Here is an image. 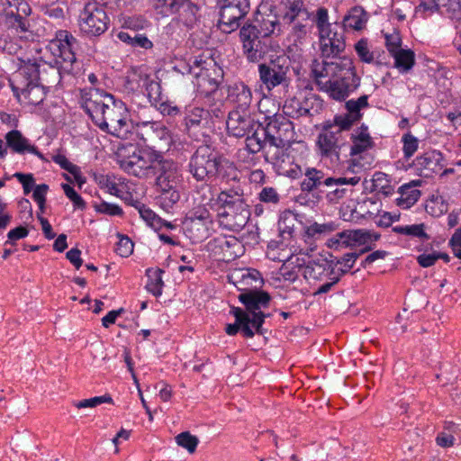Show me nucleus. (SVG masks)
I'll list each match as a JSON object with an SVG mask.
<instances>
[{
	"instance_id": "29",
	"label": "nucleus",
	"mask_w": 461,
	"mask_h": 461,
	"mask_svg": "<svg viewBox=\"0 0 461 461\" xmlns=\"http://www.w3.org/2000/svg\"><path fill=\"white\" fill-rule=\"evenodd\" d=\"M216 247L222 254V260L230 261L242 254V245L234 236H222L214 240Z\"/></svg>"
},
{
	"instance_id": "63",
	"label": "nucleus",
	"mask_w": 461,
	"mask_h": 461,
	"mask_svg": "<svg viewBox=\"0 0 461 461\" xmlns=\"http://www.w3.org/2000/svg\"><path fill=\"white\" fill-rule=\"evenodd\" d=\"M49 186L46 184L38 185L35 186L32 194L34 201L38 203L40 213H43L45 210L46 194Z\"/></svg>"
},
{
	"instance_id": "20",
	"label": "nucleus",
	"mask_w": 461,
	"mask_h": 461,
	"mask_svg": "<svg viewBox=\"0 0 461 461\" xmlns=\"http://www.w3.org/2000/svg\"><path fill=\"white\" fill-rule=\"evenodd\" d=\"M226 124L230 135L241 138L252 130L254 120L250 117L248 111L233 110L229 113Z\"/></svg>"
},
{
	"instance_id": "58",
	"label": "nucleus",
	"mask_w": 461,
	"mask_h": 461,
	"mask_svg": "<svg viewBox=\"0 0 461 461\" xmlns=\"http://www.w3.org/2000/svg\"><path fill=\"white\" fill-rule=\"evenodd\" d=\"M279 25L278 20L276 16L267 15L263 17L259 23L258 34L268 39L274 33L276 26Z\"/></svg>"
},
{
	"instance_id": "15",
	"label": "nucleus",
	"mask_w": 461,
	"mask_h": 461,
	"mask_svg": "<svg viewBox=\"0 0 461 461\" xmlns=\"http://www.w3.org/2000/svg\"><path fill=\"white\" fill-rule=\"evenodd\" d=\"M250 215V209L247 203L226 210H218L217 212L220 225L231 231L241 230L247 225Z\"/></svg>"
},
{
	"instance_id": "38",
	"label": "nucleus",
	"mask_w": 461,
	"mask_h": 461,
	"mask_svg": "<svg viewBox=\"0 0 461 461\" xmlns=\"http://www.w3.org/2000/svg\"><path fill=\"white\" fill-rule=\"evenodd\" d=\"M366 22V12L360 6H355L351 8L348 14L344 17L343 26L344 28L360 31L365 27Z\"/></svg>"
},
{
	"instance_id": "36",
	"label": "nucleus",
	"mask_w": 461,
	"mask_h": 461,
	"mask_svg": "<svg viewBox=\"0 0 461 461\" xmlns=\"http://www.w3.org/2000/svg\"><path fill=\"white\" fill-rule=\"evenodd\" d=\"M304 178L301 182V190L311 193L318 189L321 185H325V174L314 167H307L303 173Z\"/></svg>"
},
{
	"instance_id": "35",
	"label": "nucleus",
	"mask_w": 461,
	"mask_h": 461,
	"mask_svg": "<svg viewBox=\"0 0 461 461\" xmlns=\"http://www.w3.org/2000/svg\"><path fill=\"white\" fill-rule=\"evenodd\" d=\"M330 261L321 259L312 260L303 267V276L305 279L323 281L330 276Z\"/></svg>"
},
{
	"instance_id": "11",
	"label": "nucleus",
	"mask_w": 461,
	"mask_h": 461,
	"mask_svg": "<svg viewBox=\"0 0 461 461\" xmlns=\"http://www.w3.org/2000/svg\"><path fill=\"white\" fill-rule=\"evenodd\" d=\"M14 9L10 4V10H5V26L14 35L20 39L28 40L32 37V23L29 16L32 14L31 6L25 1L14 0Z\"/></svg>"
},
{
	"instance_id": "27",
	"label": "nucleus",
	"mask_w": 461,
	"mask_h": 461,
	"mask_svg": "<svg viewBox=\"0 0 461 461\" xmlns=\"http://www.w3.org/2000/svg\"><path fill=\"white\" fill-rule=\"evenodd\" d=\"M41 68V62L39 63L36 60L32 61L31 59L23 61L14 75L12 84L23 86L27 83H38Z\"/></svg>"
},
{
	"instance_id": "25",
	"label": "nucleus",
	"mask_w": 461,
	"mask_h": 461,
	"mask_svg": "<svg viewBox=\"0 0 461 461\" xmlns=\"http://www.w3.org/2000/svg\"><path fill=\"white\" fill-rule=\"evenodd\" d=\"M337 242L351 247L356 244L365 245L369 241L377 240L380 238L379 234L372 233L365 230H346L337 234Z\"/></svg>"
},
{
	"instance_id": "14",
	"label": "nucleus",
	"mask_w": 461,
	"mask_h": 461,
	"mask_svg": "<svg viewBox=\"0 0 461 461\" xmlns=\"http://www.w3.org/2000/svg\"><path fill=\"white\" fill-rule=\"evenodd\" d=\"M136 132L147 146L153 149L168 148L172 141L169 130L160 122H138Z\"/></svg>"
},
{
	"instance_id": "56",
	"label": "nucleus",
	"mask_w": 461,
	"mask_h": 461,
	"mask_svg": "<svg viewBox=\"0 0 461 461\" xmlns=\"http://www.w3.org/2000/svg\"><path fill=\"white\" fill-rule=\"evenodd\" d=\"M355 50L360 61L365 63H372L375 59L374 52L370 50L367 39H360L355 44Z\"/></svg>"
},
{
	"instance_id": "50",
	"label": "nucleus",
	"mask_w": 461,
	"mask_h": 461,
	"mask_svg": "<svg viewBox=\"0 0 461 461\" xmlns=\"http://www.w3.org/2000/svg\"><path fill=\"white\" fill-rule=\"evenodd\" d=\"M303 103L302 100L293 97L289 98L285 102L283 106V113L285 116L298 119L305 116L303 114Z\"/></svg>"
},
{
	"instance_id": "5",
	"label": "nucleus",
	"mask_w": 461,
	"mask_h": 461,
	"mask_svg": "<svg viewBox=\"0 0 461 461\" xmlns=\"http://www.w3.org/2000/svg\"><path fill=\"white\" fill-rule=\"evenodd\" d=\"M266 126L263 127V135L268 146V157H278L281 152L286 151L285 147L294 140V131L293 122L282 114H274L266 117Z\"/></svg>"
},
{
	"instance_id": "64",
	"label": "nucleus",
	"mask_w": 461,
	"mask_h": 461,
	"mask_svg": "<svg viewBox=\"0 0 461 461\" xmlns=\"http://www.w3.org/2000/svg\"><path fill=\"white\" fill-rule=\"evenodd\" d=\"M441 8H445V12L452 19H461V0H449Z\"/></svg>"
},
{
	"instance_id": "45",
	"label": "nucleus",
	"mask_w": 461,
	"mask_h": 461,
	"mask_svg": "<svg viewBox=\"0 0 461 461\" xmlns=\"http://www.w3.org/2000/svg\"><path fill=\"white\" fill-rule=\"evenodd\" d=\"M392 56L394 58V66L402 72H407L415 63L414 53L411 50L400 49Z\"/></svg>"
},
{
	"instance_id": "41",
	"label": "nucleus",
	"mask_w": 461,
	"mask_h": 461,
	"mask_svg": "<svg viewBox=\"0 0 461 461\" xmlns=\"http://www.w3.org/2000/svg\"><path fill=\"white\" fill-rule=\"evenodd\" d=\"M356 122H357L347 113H343L335 115L332 121H327L323 125L331 131L340 133V135H346L348 137V132Z\"/></svg>"
},
{
	"instance_id": "8",
	"label": "nucleus",
	"mask_w": 461,
	"mask_h": 461,
	"mask_svg": "<svg viewBox=\"0 0 461 461\" xmlns=\"http://www.w3.org/2000/svg\"><path fill=\"white\" fill-rule=\"evenodd\" d=\"M108 22L104 6L97 1H92L85 5L78 25L82 33L93 37L103 34L107 30Z\"/></svg>"
},
{
	"instance_id": "60",
	"label": "nucleus",
	"mask_w": 461,
	"mask_h": 461,
	"mask_svg": "<svg viewBox=\"0 0 461 461\" xmlns=\"http://www.w3.org/2000/svg\"><path fill=\"white\" fill-rule=\"evenodd\" d=\"M143 84L145 86L146 94L150 101L157 102L161 94V86L155 80L149 78L148 76H145L143 78Z\"/></svg>"
},
{
	"instance_id": "43",
	"label": "nucleus",
	"mask_w": 461,
	"mask_h": 461,
	"mask_svg": "<svg viewBox=\"0 0 461 461\" xmlns=\"http://www.w3.org/2000/svg\"><path fill=\"white\" fill-rule=\"evenodd\" d=\"M163 273L164 271L161 268H148L146 270V276L148 277L146 288L156 297L162 294V288L164 285V282L162 280Z\"/></svg>"
},
{
	"instance_id": "13",
	"label": "nucleus",
	"mask_w": 461,
	"mask_h": 461,
	"mask_svg": "<svg viewBox=\"0 0 461 461\" xmlns=\"http://www.w3.org/2000/svg\"><path fill=\"white\" fill-rule=\"evenodd\" d=\"M346 144V135H340L322 125L316 140L317 152L321 159H329L332 164L339 163L340 152Z\"/></svg>"
},
{
	"instance_id": "10",
	"label": "nucleus",
	"mask_w": 461,
	"mask_h": 461,
	"mask_svg": "<svg viewBox=\"0 0 461 461\" xmlns=\"http://www.w3.org/2000/svg\"><path fill=\"white\" fill-rule=\"evenodd\" d=\"M161 152L155 150L133 152L132 155L120 160V167L128 174L141 179L154 178L156 163Z\"/></svg>"
},
{
	"instance_id": "3",
	"label": "nucleus",
	"mask_w": 461,
	"mask_h": 461,
	"mask_svg": "<svg viewBox=\"0 0 461 461\" xmlns=\"http://www.w3.org/2000/svg\"><path fill=\"white\" fill-rule=\"evenodd\" d=\"M229 161L212 145H200L190 157L188 172L196 181H208L216 177Z\"/></svg>"
},
{
	"instance_id": "4",
	"label": "nucleus",
	"mask_w": 461,
	"mask_h": 461,
	"mask_svg": "<svg viewBox=\"0 0 461 461\" xmlns=\"http://www.w3.org/2000/svg\"><path fill=\"white\" fill-rule=\"evenodd\" d=\"M154 177L156 187L160 192V201L165 207H171L180 198L176 190L180 181L181 174L176 162L166 159L162 154L155 164Z\"/></svg>"
},
{
	"instance_id": "22",
	"label": "nucleus",
	"mask_w": 461,
	"mask_h": 461,
	"mask_svg": "<svg viewBox=\"0 0 461 461\" xmlns=\"http://www.w3.org/2000/svg\"><path fill=\"white\" fill-rule=\"evenodd\" d=\"M227 99L235 104V110L248 111L252 102L251 89L243 82H237L228 86Z\"/></svg>"
},
{
	"instance_id": "34",
	"label": "nucleus",
	"mask_w": 461,
	"mask_h": 461,
	"mask_svg": "<svg viewBox=\"0 0 461 461\" xmlns=\"http://www.w3.org/2000/svg\"><path fill=\"white\" fill-rule=\"evenodd\" d=\"M420 184V180L411 181L407 185H403L399 188L400 196L395 199L396 204L402 208L408 209L411 207L420 198V191L414 188Z\"/></svg>"
},
{
	"instance_id": "9",
	"label": "nucleus",
	"mask_w": 461,
	"mask_h": 461,
	"mask_svg": "<svg viewBox=\"0 0 461 461\" xmlns=\"http://www.w3.org/2000/svg\"><path fill=\"white\" fill-rule=\"evenodd\" d=\"M258 33V27L248 23L240 31L243 54L252 63L262 60L269 50L268 39Z\"/></svg>"
},
{
	"instance_id": "59",
	"label": "nucleus",
	"mask_w": 461,
	"mask_h": 461,
	"mask_svg": "<svg viewBox=\"0 0 461 461\" xmlns=\"http://www.w3.org/2000/svg\"><path fill=\"white\" fill-rule=\"evenodd\" d=\"M403 143L402 151L405 158H410L418 149L419 140L411 133L403 134L402 138Z\"/></svg>"
},
{
	"instance_id": "19",
	"label": "nucleus",
	"mask_w": 461,
	"mask_h": 461,
	"mask_svg": "<svg viewBox=\"0 0 461 461\" xmlns=\"http://www.w3.org/2000/svg\"><path fill=\"white\" fill-rule=\"evenodd\" d=\"M443 155L438 150H429L416 158L414 167L420 176L431 177L438 173L442 167Z\"/></svg>"
},
{
	"instance_id": "57",
	"label": "nucleus",
	"mask_w": 461,
	"mask_h": 461,
	"mask_svg": "<svg viewBox=\"0 0 461 461\" xmlns=\"http://www.w3.org/2000/svg\"><path fill=\"white\" fill-rule=\"evenodd\" d=\"M102 403H113V400L111 397L110 394H104L101 396H95L89 399H85L79 402H76L74 403V406L77 409H83V408H95L97 405H100Z\"/></svg>"
},
{
	"instance_id": "17",
	"label": "nucleus",
	"mask_w": 461,
	"mask_h": 461,
	"mask_svg": "<svg viewBox=\"0 0 461 461\" xmlns=\"http://www.w3.org/2000/svg\"><path fill=\"white\" fill-rule=\"evenodd\" d=\"M249 11V6L222 2L220 12L219 27L225 33H230L240 27V20Z\"/></svg>"
},
{
	"instance_id": "40",
	"label": "nucleus",
	"mask_w": 461,
	"mask_h": 461,
	"mask_svg": "<svg viewBox=\"0 0 461 461\" xmlns=\"http://www.w3.org/2000/svg\"><path fill=\"white\" fill-rule=\"evenodd\" d=\"M197 6L190 0L181 1L179 10L176 12L178 21L186 27H193L197 21Z\"/></svg>"
},
{
	"instance_id": "37",
	"label": "nucleus",
	"mask_w": 461,
	"mask_h": 461,
	"mask_svg": "<svg viewBox=\"0 0 461 461\" xmlns=\"http://www.w3.org/2000/svg\"><path fill=\"white\" fill-rule=\"evenodd\" d=\"M185 230L193 242H199L206 239L209 234V224L196 219L186 218L184 221Z\"/></svg>"
},
{
	"instance_id": "31",
	"label": "nucleus",
	"mask_w": 461,
	"mask_h": 461,
	"mask_svg": "<svg viewBox=\"0 0 461 461\" xmlns=\"http://www.w3.org/2000/svg\"><path fill=\"white\" fill-rule=\"evenodd\" d=\"M350 139L353 142L352 146L350 147L351 156L361 154L372 149L374 146V142L368 132V129L365 125H362L354 132L350 133Z\"/></svg>"
},
{
	"instance_id": "23",
	"label": "nucleus",
	"mask_w": 461,
	"mask_h": 461,
	"mask_svg": "<svg viewBox=\"0 0 461 461\" xmlns=\"http://www.w3.org/2000/svg\"><path fill=\"white\" fill-rule=\"evenodd\" d=\"M12 90L18 99L22 95L23 101L31 105L40 104L46 96L45 87L38 83H27L23 86L12 84Z\"/></svg>"
},
{
	"instance_id": "18",
	"label": "nucleus",
	"mask_w": 461,
	"mask_h": 461,
	"mask_svg": "<svg viewBox=\"0 0 461 461\" xmlns=\"http://www.w3.org/2000/svg\"><path fill=\"white\" fill-rule=\"evenodd\" d=\"M321 52L323 58H335L344 51L346 43L344 36L334 27L319 33Z\"/></svg>"
},
{
	"instance_id": "28",
	"label": "nucleus",
	"mask_w": 461,
	"mask_h": 461,
	"mask_svg": "<svg viewBox=\"0 0 461 461\" xmlns=\"http://www.w3.org/2000/svg\"><path fill=\"white\" fill-rule=\"evenodd\" d=\"M243 189L240 186L222 190L216 198L218 210H226L236 205L246 203Z\"/></svg>"
},
{
	"instance_id": "2",
	"label": "nucleus",
	"mask_w": 461,
	"mask_h": 461,
	"mask_svg": "<svg viewBox=\"0 0 461 461\" xmlns=\"http://www.w3.org/2000/svg\"><path fill=\"white\" fill-rule=\"evenodd\" d=\"M259 276L258 271L247 270L241 274L240 279L235 282V285L242 291L238 298L245 306L244 312L249 313L251 326L258 334H263L262 325L267 315L262 309L268 307L271 298L268 293L258 290L262 285V278Z\"/></svg>"
},
{
	"instance_id": "6",
	"label": "nucleus",
	"mask_w": 461,
	"mask_h": 461,
	"mask_svg": "<svg viewBox=\"0 0 461 461\" xmlns=\"http://www.w3.org/2000/svg\"><path fill=\"white\" fill-rule=\"evenodd\" d=\"M291 59L285 54L271 58L258 65V77L263 86L271 91L276 86H288L291 82Z\"/></svg>"
},
{
	"instance_id": "26",
	"label": "nucleus",
	"mask_w": 461,
	"mask_h": 461,
	"mask_svg": "<svg viewBox=\"0 0 461 461\" xmlns=\"http://www.w3.org/2000/svg\"><path fill=\"white\" fill-rule=\"evenodd\" d=\"M270 164L273 165L276 173L280 176L296 179L303 175L302 167L293 163L292 158L286 151L278 154L276 159L270 161Z\"/></svg>"
},
{
	"instance_id": "30",
	"label": "nucleus",
	"mask_w": 461,
	"mask_h": 461,
	"mask_svg": "<svg viewBox=\"0 0 461 461\" xmlns=\"http://www.w3.org/2000/svg\"><path fill=\"white\" fill-rule=\"evenodd\" d=\"M6 143L14 152L23 154L25 151L35 154L39 158H42V154L33 145H31L28 140L23 136L21 131L13 130L9 131L5 136Z\"/></svg>"
},
{
	"instance_id": "54",
	"label": "nucleus",
	"mask_w": 461,
	"mask_h": 461,
	"mask_svg": "<svg viewBox=\"0 0 461 461\" xmlns=\"http://www.w3.org/2000/svg\"><path fill=\"white\" fill-rule=\"evenodd\" d=\"M308 23L309 20L305 23L295 21L292 23V29L290 32V38L293 40L294 44H302L308 34Z\"/></svg>"
},
{
	"instance_id": "39",
	"label": "nucleus",
	"mask_w": 461,
	"mask_h": 461,
	"mask_svg": "<svg viewBox=\"0 0 461 461\" xmlns=\"http://www.w3.org/2000/svg\"><path fill=\"white\" fill-rule=\"evenodd\" d=\"M268 142L264 136V139L259 137L258 132L255 131L251 136H248L246 139V148L250 154H257L259 151H263L265 161L270 163L276 159V156H273L272 159L268 157L267 153Z\"/></svg>"
},
{
	"instance_id": "1",
	"label": "nucleus",
	"mask_w": 461,
	"mask_h": 461,
	"mask_svg": "<svg viewBox=\"0 0 461 461\" xmlns=\"http://www.w3.org/2000/svg\"><path fill=\"white\" fill-rule=\"evenodd\" d=\"M81 106L102 131L124 139L129 132L126 104L113 95L90 88L81 91Z\"/></svg>"
},
{
	"instance_id": "42",
	"label": "nucleus",
	"mask_w": 461,
	"mask_h": 461,
	"mask_svg": "<svg viewBox=\"0 0 461 461\" xmlns=\"http://www.w3.org/2000/svg\"><path fill=\"white\" fill-rule=\"evenodd\" d=\"M118 39L122 42L131 45L132 47H139L145 50H149L153 47L152 41L148 39L144 34L132 32H120L117 35Z\"/></svg>"
},
{
	"instance_id": "61",
	"label": "nucleus",
	"mask_w": 461,
	"mask_h": 461,
	"mask_svg": "<svg viewBox=\"0 0 461 461\" xmlns=\"http://www.w3.org/2000/svg\"><path fill=\"white\" fill-rule=\"evenodd\" d=\"M61 187L66 196L73 203V205L80 210L86 208V202L83 198L75 191V189L68 184H62Z\"/></svg>"
},
{
	"instance_id": "62",
	"label": "nucleus",
	"mask_w": 461,
	"mask_h": 461,
	"mask_svg": "<svg viewBox=\"0 0 461 461\" xmlns=\"http://www.w3.org/2000/svg\"><path fill=\"white\" fill-rule=\"evenodd\" d=\"M95 209L97 212L104 213V214H107L110 216L122 215V209L119 205L113 204V203H109L104 201H103L99 203H95Z\"/></svg>"
},
{
	"instance_id": "52",
	"label": "nucleus",
	"mask_w": 461,
	"mask_h": 461,
	"mask_svg": "<svg viewBox=\"0 0 461 461\" xmlns=\"http://www.w3.org/2000/svg\"><path fill=\"white\" fill-rule=\"evenodd\" d=\"M131 204L139 212L140 216L151 227H156L160 219L149 208L139 201H131Z\"/></svg>"
},
{
	"instance_id": "16",
	"label": "nucleus",
	"mask_w": 461,
	"mask_h": 461,
	"mask_svg": "<svg viewBox=\"0 0 461 461\" xmlns=\"http://www.w3.org/2000/svg\"><path fill=\"white\" fill-rule=\"evenodd\" d=\"M346 61H352L348 58H339L334 61L313 59L311 64V77L320 89L321 83H326V80H332L339 73H341L346 66Z\"/></svg>"
},
{
	"instance_id": "7",
	"label": "nucleus",
	"mask_w": 461,
	"mask_h": 461,
	"mask_svg": "<svg viewBox=\"0 0 461 461\" xmlns=\"http://www.w3.org/2000/svg\"><path fill=\"white\" fill-rule=\"evenodd\" d=\"M346 67L341 73L332 80L320 84V91L326 93L329 97L336 101H344L351 93L360 86V77L356 73L353 61H346Z\"/></svg>"
},
{
	"instance_id": "48",
	"label": "nucleus",
	"mask_w": 461,
	"mask_h": 461,
	"mask_svg": "<svg viewBox=\"0 0 461 461\" xmlns=\"http://www.w3.org/2000/svg\"><path fill=\"white\" fill-rule=\"evenodd\" d=\"M368 95H364L358 97L357 99H350L346 102L345 106L347 109V114L354 119L356 122L360 121L362 118L361 109L367 107L368 104Z\"/></svg>"
},
{
	"instance_id": "53",
	"label": "nucleus",
	"mask_w": 461,
	"mask_h": 461,
	"mask_svg": "<svg viewBox=\"0 0 461 461\" xmlns=\"http://www.w3.org/2000/svg\"><path fill=\"white\" fill-rule=\"evenodd\" d=\"M336 230L334 222L318 223L314 222L308 226L305 230V235L308 238H318L322 234H327Z\"/></svg>"
},
{
	"instance_id": "51",
	"label": "nucleus",
	"mask_w": 461,
	"mask_h": 461,
	"mask_svg": "<svg viewBox=\"0 0 461 461\" xmlns=\"http://www.w3.org/2000/svg\"><path fill=\"white\" fill-rule=\"evenodd\" d=\"M176 442L178 446L186 449L188 453L194 454L199 444V438L189 431H184L176 437Z\"/></svg>"
},
{
	"instance_id": "24",
	"label": "nucleus",
	"mask_w": 461,
	"mask_h": 461,
	"mask_svg": "<svg viewBox=\"0 0 461 461\" xmlns=\"http://www.w3.org/2000/svg\"><path fill=\"white\" fill-rule=\"evenodd\" d=\"M230 312L235 317V322L226 326L225 331L228 335L234 336L240 330L246 338H252L257 333L249 322V313L243 309L232 306Z\"/></svg>"
},
{
	"instance_id": "46",
	"label": "nucleus",
	"mask_w": 461,
	"mask_h": 461,
	"mask_svg": "<svg viewBox=\"0 0 461 461\" xmlns=\"http://www.w3.org/2000/svg\"><path fill=\"white\" fill-rule=\"evenodd\" d=\"M303 114L312 117L320 113L323 109V100L314 94H310L303 100Z\"/></svg>"
},
{
	"instance_id": "33",
	"label": "nucleus",
	"mask_w": 461,
	"mask_h": 461,
	"mask_svg": "<svg viewBox=\"0 0 461 461\" xmlns=\"http://www.w3.org/2000/svg\"><path fill=\"white\" fill-rule=\"evenodd\" d=\"M285 12L283 16V20L285 23H294L299 17L302 20L307 22L310 18V14L304 7L303 0H282Z\"/></svg>"
},
{
	"instance_id": "49",
	"label": "nucleus",
	"mask_w": 461,
	"mask_h": 461,
	"mask_svg": "<svg viewBox=\"0 0 461 461\" xmlns=\"http://www.w3.org/2000/svg\"><path fill=\"white\" fill-rule=\"evenodd\" d=\"M295 222L296 217L292 212L288 211L284 212L278 221V230L283 238L285 239V235H293Z\"/></svg>"
},
{
	"instance_id": "44",
	"label": "nucleus",
	"mask_w": 461,
	"mask_h": 461,
	"mask_svg": "<svg viewBox=\"0 0 461 461\" xmlns=\"http://www.w3.org/2000/svg\"><path fill=\"white\" fill-rule=\"evenodd\" d=\"M392 230L394 233L417 238L420 241H427L429 240V234L425 231V224H411V225H397L393 226Z\"/></svg>"
},
{
	"instance_id": "47",
	"label": "nucleus",
	"mask_w": 461,
	"mask_h": 461,
	"mask_svg": "<svg viewBox=\"0 0 461 461\" xmlns=\"http://www.w3.org/2000/svg\"><path fill=\"white\" fill-rule=\"evenodd\" d=\"M209 113L207 110L201 107H194L190 109L185 116V124L189 131L193 128L199 127L203 121H206Z\"/></svg>"
},
{
	"instance_id": "12",
	"label": "nucleus",
	"mask_w": 461,
	"mask_h": 461,
	"mask_svg": "<svg viewBox=\"0 0 461 461\" xmlns=\"http://www.w3.org/2000/svg\"><path fill=\"white\" fill-rule=\"evenodd\" d=\"M78 47L77 40L68 31L60 30L56 32V37L50 42V50L55 59H59L66 73L73 71V64L76 62V50Z\"/></svg>"
},
{
	"instance_id": "55",
	"label": "nucleus",
	"mask_w": 461,
	"mask_h": 461,
	"mask_svg": "<svg viewBox=\"0 0 461 461\" xmlns=\"http://www.w3.org/2000/svg\"><path fill=\"white\" fill-rule=\"evenodd\" d=\"M258 199L260 203L277 205L280 203L281 195L276 188L272 186H265L258 194Z\"/></svg>"
},
{
	"instance_id": "21",
	"label": "nucleus",
	"mask_w": 461,
	"mask_h": 461,
	"mask_svg": "<svg viewBox=\"0 0 461 461\" xmlns=\"http://www.w3.org/2000/svg\"><path fill=\"white\" fill-rule=\"evenodd\" d=\"M65 74L59 59H54V63L41 62L38 84L43 87H55L60 84Z\"/></svg>"
},
{
	"instance_id": "32",
	"label": "nucleus",
	"mask_w": 461,
	"mask_h": 461,
	"mask_svg": "<svg viewBox=\"0 0 461 461\" xmlns=\"http://www.w3.org/2000/svg\"><path fill=\"white\" fill-rule=\"evenodd\" d=\"M380 203L375 198L366 197L358 201L351 210L350 220H360L363 218H371L380 212Z\"/></svg>"
}]
</instances>
